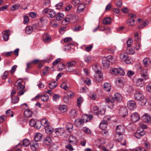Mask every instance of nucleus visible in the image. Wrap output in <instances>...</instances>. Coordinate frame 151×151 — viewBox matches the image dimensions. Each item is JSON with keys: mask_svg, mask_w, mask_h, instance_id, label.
I'll return each mask as SVG.
<instances>
[{"mask_svg": "<svg viewBox=\"0 0 151 151\" xmlns=\"http://www.w3.org/2000/svg\"><path fill=\"white\" fill-rule=\"evenodd\" d=\"M142 119L144 122L149 124L151 123V116L147 114H145L142 116Z\"/></svg>", "mask_w": 151, "mask_h": 151, "instance_id": "obj_9", "label": "nucleus"}, {"mask_svg": "<svg viewBox=\"0 0 151 151\" xmlns=\"http://www.w3.org/2000/svg\"><path fill=\"white\" fill-rule=\"evenodd\" d=\"M36 122L33 119H31L29 121V124L31 127L35 126L36 125Z\"/></svg>", "mask_w": 151, "mask_h": 151, "instance_id": "obj_58", "label": "nucleus"}, {"mask_svg": "<svg viewBox=\"0 0 151 151\" xmlns=\"http://www.w3.org/2000/svg\"><path fill=\"white\" fill-rule=\"evenodd\" d=\"M47 22V20L45 17H41L38 23L39 26L42 27L46 24Z\"/></svg>", "mask_w": 151, "mask_h": 151, "instance_id": "obj_8", "label": "nucleus"}, {"mask_svg": "<svg viewBox=\"0 0 151 151\" xmlns=\"http://www.w3.org/2000/svg\"><path fill=\"white\" fill-rule=\"evenodd\" d=\"M50 25L53 27L56 28L58 26V24L56 20L54 19L51 22Z\"/></svg>", "mask_w": 151, "mask_h": 151, "instance_id": "obj_35", "label": "nucleus"}, {"mask_svg": "<svg viewBox=\"0 0 151 151\" xmlns=\"http://www.w3.org/2000/svg\"><path fill=\"white\" fill-rule=\"evenodd\" d=\"M104 90L107 91H110L111 88V85L108 83H104Z\"/></svg>", "mask_w": 151, "mask_h": 151, "instance_id": "obj_23", "label": "nucleus"}, {"mask_svg": "<svg viewBox=\"0 0 151 151\" xmlns=\"http://www.w3.org/2000/svg\"><path fill=\"white\" fill-rule=\"evenodd\" d=\"M20 5L18 4H16L13 5L10 7V10L12 11H14L18 9Z\"/></svg>", "mask_w": 151, "mask_h": 151, "instance_id": "obj_36", "label": "nucleus"}, {"mask_svg": "<svg viewBox=\"0 0 151 151\" xmlns=\"http://www.w3.org/2000/svg\"><path fill=\"white\" fill-rule=\"evenodd\" d=\"M64 129L63 128H57L55 129V133L58 136L63 135L64 132Z\"/></svg>", "mask_w": 151, "mask_h": 151, "instance_id": "obj_15", "label": "nucleus"}, {"mask_svg": "<svg viewBox=\"0 0 151 151\" xmlns=\"http://www.w3.org/2000/svg\"><path fill=\"white\" fill-rule=\"evenodd\" d=\"M111 73L113 75H116L118 74V68H112L110 70Z\"/></svg>", "mask_w": 151, "mask_h": 151, "instance_id": "obj_50", "label": "nucleus"}, {"mask_svg": "<svg viewBox=\"0 0 151 151\" xmlns=\"http://www.w3.org/2000/svg\"><path fill=\"white\" fill-rule=\"evenodd\" d=\"M113 57L111 56H108L106 57L103 58L102 60V63L104 66L106 68L109 67L110 65V62L112 61Z\"/></svg>", "mask_w": 151, "mask_h": 151, "instance_id": "obj_4", "label": "nucleus"}, {"mask_svg": "<svg viewBox=\"0 0 151 151\" xmlns=\"http://www.w3.org/2000/svg\"><path fill=\"white\" fill-rule=\"evenodd\" d=\"M30 146L32 150L36 151L39 148V145L37 142H35L32 143L30 144Z\"/></svg>", "mask_w": 151, "mask_h": 151, "instance_id": "obj_12", "label": "nucleus"}, {"mask_svg": "<svg viewBox=\"0 0 151 151\" xmlns=\"http://www.w3.org/2000/svg\"><path fill=\"white\" fill-rule=\"evenodd\" d=\"M56 15V12L53 10H50L48 14V17L51 18H53Z\"/></svg>", "mask_w": 151, "mask_h": 151, "instance_id": "obj_39", "label": "nucleus"}, {"mask_svg": "<svg viewBox=\"0 0 151 151\" xmlns=\"http://www.w3.org/2000/svg\"><path fill=\"white\" fill-rule=\"evenodd\" d=\"M78 19V17L77 16L74 14H71L67 15L64 20L68 23H73L76 22Z\"/></svg>", "mask_w": 151, "mask_h": 151, "instance_id": "obj_3", "label": "nucleus"}, {"mask_svg": "<svg viewBox=\"0 0 151 151\" xmlns=\"http://www.w3.org/2000/svg\"><path fill=\"white\" fill-rule=\"evenodd\" d=\"M76 141V139L75 137L73 136H70L68 139V142L70 143H73L75 142Z\"/></svg>", "mask_w": 151, "mask_h": 151, "instance_id": "obj_45", "label": "nucleus"}, {"mask_svg": "<svg viewBox=\"0 0 151 151\" xmlns=\"http://www.w3.org/2000/svg\"><path fill=\"white\" fill-rule=\"evenodd\" d=\"M140 73L141 77L147 79L148 78L147 75V71L146 69H142L140 71Z\"/></svg>", "mask_w": 151, "mask_h": 151, "instance_id": "obj_13", "label": "nucleus"}, {"mask_svg": "<svg viewBox=\"0 0 151 151\" xmlns=\"http://www.w3.org/2000/svg\"><path fill=\"white\" fill-rule=\"evenodd\" d=\"M33 31L32 27L31 26H27L25 28V32L27 34H30Z\"/></svg>", "mask_w": 151, "mask_h": 151, "instance_id": "obj_32", "label": "nucleus"}, {"mask_svg": "<svg viewBox=\"0 0 151 151\" xmlns=\"http://www.w3.org/2000/svg\"><path fill=\"white\" fill-rule=\"evenodd\" d=\"M29 16L32 18H34L37 16V13L35 12H31L29 13Z\"/></svg>", "mask_w": 151, "mask_h": 151, "instance_id": "obj_62", "label": "nucleus"}, {"mask_svg": "<svg viewBox=\"0 0 151 151\" xmlns=\"http://www.w3.org/2000/svg\"><path fill=\"white\" fill-rule=\"evenodd\" d=\"M99 66H98L97 65H95L93 66V69L95 73H100V71L99 68Z\"/></svg>", "mask_w": 151, "mask_h": 151, "instance_id": "obj_46", "label": "nucleus"}, {"mask_svg": "<svg viewBox=\"0 0 151 151\" xmlns=\"http://www.w3.org/2000/svg\"><path fill=\"white\" fill-rule=\"evenodd\" d=\"M84 61L86 63H89L91 61V58L89 56H85L84 57Z\"/></svg>", "mask_w": 151, "mask_h": 151, "instance_id": "obj_55", "label": "nucleus"}, {"mask_svg": "<svg viewBox=\"0 0 151 151\" xmlns=\"http://www.w3.org/2000/svg\"><path fill=\"white\" fill-rule=\"evenodd\" d=\"M122 96L119 93H116L114 94V97H111L110 99L107 98L106 99V102L109 103V104L113 106L114 105L113 103L115 100L119 102L122 100Z\"/></svg>", "mask_w": 151, "mask_h": 151, "instance_id": "obj_2", "label": "nucleus"}, {"mask_svg": "<svg viewBox=\"0 0 151 151\" xmlns=\"http://www.w3.org/2000/svg\"><path fill=\"white\" fill-rule=\"evenodd\" d=\"M81 119L83 120V121L84 122V123H86L88 122V115H83Z\"/></svg>", "mask_w": 151, "mask_h": 151, "instance_id": "obj_53", "label": "nucleus"}, {"mask_svg": "<svg viewBox=\"0 0 151 151\" xmlns=\"http://www.w3.org/2000/svg\"><path fill=\"white\" fill-rule=\"evenodd\" d=\"M128 56V55L127 54L123 53L120 55V57L122 60L124 61Z\"/></svg>", "mask_w": 151, "mask_h": 151, "instance_id": "obj_43", "label": "nucleus"}, {"mask_svg": "<svg viewBox=\"0 0 151 151\" xmlns=\"http://www.w3.org/2000/svg\"><path fill=\"white\" fill-rule=\"evenodd\" d=\"M80 3V0H73L72 1V4L75 6H78Z\"/></svg>", "mask_w": 151, "mask_h": 151, "instance_id": "obj_61", "label": "nucleus"}, {"mask_svg": "<svg viewBox=\"0 0 151 151\" xmlns=\"http://www.w3.org/2000/svg\"><path fill=\"white\" fill-rule=\"evenodd\" d=\"M75 122L76 125L78 127L82 126L84 123V122L81 119H76L75 120Z\"/></svg>", "mask_w": 151, "mask_h": 151, "instance_id": "obj_17", "label": "nucleus"}, {"mask_svg": "<svg viewBox=\"0 0 151 151\" xmlns=\"http://www.w3.org/2000/svg\"><path fill=\"white\" fill-rule=\"evenodd\" d=\"M127 110L125 108H122L120 110L119 114L120 116L122 117H124L127 114Z\"/></svg>", "mask_w": 151, "mask_h": 151, "instance_id": "obj_16", "label": "nucleus"}, {"mask_svg": "<svg viewBox=\"0 0 151 151\" xmlns=\"http://www.w3.org/2000/svg\"><path fill=\"white\" fill-rule=\"evenodd\" d=\"M107 123L105 120H103L100 123L99 125L100 128L102 129H105L107 126Z\"/></svg>", "mask_w": 151, "mask_h": 151, "instance_id": "obj_18", "label": "nucleus"}, {"mask_svg": "<svg viewBox=\"0 0 151 151\" xmlns=\"http://www.w3.org/2000/svg\"><path fill=\"white\" fill-rule=\"evenodd\" d=\"M114 140L116 141L121 142L122 140V134L116 133L114 137Z\"/></svg>", "mask_w": 151, "mask_h": 151, "instance_id": "obj_14", "label": "nucleus"}, {"mask_svg": "<svg viewBox=\"0 0 151 151\" xmlns=\"http://www.w3.org/2000/svg\"><path fill=\"white\" fill-rule=\"evenodd\" d=\"M49 96L47 94L42 95L41 96V100L43 101H46L48 100Z\"/></svg>", "mask_w": 151, "mask_h": 151, "instance_id": "obj_44", "label": "nucleus"}, {"mask_svg": "<svg viewBox=\"0 0 151 151\" xmlns=\"http://www.w3.org/2000/svg\"><path fill=\"white\" fill-rule=\"evenodd\" d=\"M133 42V40L131 38H129L127 41V47H130L132 45Z\"/></svg>", "mask_w": 151, "mask_h": 151, "instance_id": "obj_60", "label": "nucleus"}, {"mask_svg": "<svg viewBox=\"0 0 151 151\" xmlns=\"http://www.w3.org/2000/svg\"><path fill=\"white\" fill-rule=\"evenodd\" d=\"M127 107L132 110L135 109L136 106L135 101L132 100L129 101L127 103Z\"/></svg>", "mask_w": 151, "mask_h": 151, "instance_id": "obj_6", "label": "nucleus"}, {"mask_svg": "<svg viewBox=\"0 0 151 151\" xmlns=\"http://www.w3.org/2000/svg\"><path fill=\"white\" fill-rule=\"evenodd\" d=\"M150 60L147 58H145L143 60V63L145 67H148L150 65Z\"/></svg>", "mask_w": 151, "mask_h": 151, "instance_id": "obj_21", "label": "nucleus"}, {"mask_svg": "<svg viewBox=\"0 0 151 151\" xmlns=\"http://www.w3.org/2000/svg\"><path fill=\"white\" fill-rule=\"evenodd\" d=\"M3 38L5 41H7L9 40L10 34V31L9 30H6L3 32Z\"/></svg>", "mask_w": 151, "mask_h": 151, "instance_id": "obj_10", "label": "nucleus"}, {"mask_svg": "<svg viewBox=\"0 0 151 151\" xmlns=\"http://www.w3.org/2000/svg\"><path fill=\"white\" fill-rule=\"evenodd\" d=\"M12 102L13 104L17 103L19 101V99L17 96H14L11 98Z\"/></svg>", "mask_w": 151, "mask_h": 151, "instance_id": "obj_38", "label": "nucleus"}, {"mask_svg": "<svg viewBox=\"0 0 151 151\" xmlns=\"http://www.w3.org/2000/svg\"><path fill=\"white\" fill-rule=\"evenodd\" d=\"M43 142L45 145H48L52 142L51 138L50 137H46L45 139Z\"/></svg>", "mask_w": 151, "mask_h": 151, "instance_id": "obj_24", "label": "nucleus"}, {"mask_svg": "<svg viewBox=\"0 0 151 151\" xmlns=\"http://www.w3.org/2000/svg\"><path fill=\"white\" fill-rule=\"evenodd\" d=\"M142 134H139L138 133H135L134 134V136L137 139H140L142 136L144 135V132H142Z\"/></svg>", "mask_w": 151, "mask_h": 151, "instance_id": "obj_54", "label": "nucleus"}, {"mask_svg": "<svg viewBox=\"0 0 151 151\" xmlns=\"http://www.w3.org/2000/svg\"><path fill=\"white\" fill-rule=\"evenodd\" d=\"M29 143L30 142L29 140L27 139H25L23 141L22 145L24 147H27Z\"/></svg>", "mask_w": 151, "mask_h": 151, "instance_id": "obj_42", "label": "nucleus"}, {"mask_svg": "<svg viewBox=\"0 0 151 151\" xmlns=\"http://www.w3.org/2000/svg\"><path fill=\"white\" fill-rule=\"evenodd\" d=\"M41 123L46 128L49 127V124L48 121L46 119H43L41 121Z\"/></svg>", "mask_w": 151, "mask_h": 151, "instance_id": "obj_33", "label": "nucleus"}, {"mask_svg": "<svg viewBox=\"0 0 151 151\" xmlns=\"http://www.w3.org/2000/svg\"><path fill=\"white\" fill-rule=\"evenodd\" d=\"M135 99L139 101V104L141 106L145 105L146 103V99L144 98L142 93L139 91H136L134 96Z\"/></svg>", "mask_w": 151, "mask_h": 151, "instance_id": "obj_1", "label": "nucleus"}, {"mask_svg": "<svg viewBox=\"0 0 151 151\" xmlns=\"http://www.w3.org/2000/svg\"><path fill=\"white\" fill-rule=\"evenodd\" d=\"M116 83L117 85L120 86H122L123 85V83L122 79L119 78H117Z\"/></svg>", "mask_w": 151, "mask_h": 151, "instance_id": "obj_37", "label": "nucleus"}, {"mask_svg": "<svg viewBox=\"0 0 151 151\" xmlns=\"http://www.w3.org/2000/svg\"><path fill=\"white\" fill-rule=\"evenodd\" d=\"M82 130L86 134H90L91 132L90 129L88 128L84 127L82 128Z\"/></svg>", "mask_w": 151, "mask_h": 151, "instance_id": "obj_52", "label": "nucleus"}, {"mask_svg": "<svg viewBox=\"0 0 151 151\" xmlns=\"http://www.w3.org/2000/svg\"><path fill=\"white\" fill-rule=\"evenodd\" d=\"M33 114L32 111L29 109L26 110L24 112V115L27 118L31 117Z\"/></svg>", "mask_w": 151, "mask_h": 151, "instance_id": "obj_20", "label": "nucleus"}, {"mask_svg": "<svg viewBox=\"0 0 151 151\" xmlns=\"http://www.w3.org/2000/svg\"><path fill=\"white\" fill-rule=\"evenodd\" d=\"M118 74L121 76H123L125 74V73L123 70L121 68H118Z\"/></svg>", "mask_w": 151, "mask_h": 151, "instance_id": "obj_49", "label": "nucleus"}, {"mask_svg": "<svg viewBox=\"0 0 151 151\" xmlns=\"http://www.w3.org/2000/svg\"><path fill=\"white\" fill-rule=\"evenodd\" d=\"M67 95L65 96L63 98V101L65 103H68L69 102L70 99V97L69 96V92L67 93Z\"/></svg>", "mask_w": 151, "mask_h": 151, "instance_id": "obj_51", "label": "nucleus"}, {"mask_svg": "<svg viewBox=\"0 0 151 151\" xmlns=\"http://www.w3.org/2000/svg\"><path fill=\"white\" fill-rule=\"evenodd\" d=\"M146 80L142 77L137 79L136 81V85L139 87H143L145 85L144 81Z\"/></svg>", "mask_w": 151, "mask_h": 151, "instance_id": "obj_5", "label": "nucleus"}, {"mask_svg": "<svg viewBox=\"0 0 151 151\" xmlns=\"http://www.w3.org/2000/svg\"><path fill=\"white\" fill-rule=\"evenodd\" d=\"M42 135L39 133H37L36 134L34 138L35 142H37L40 140L42 137Z\"/></svg>", "mask_w": 151, "mask_h": 151, "instance_id": "obj_34", "label": "nucleus"}, {"mask_svg": "<svg viewBox=\"0 0 151 151\" xmlns=\"http://www.w3.org/2000/svg\"><path fill=\"white\" fill-rule=\"evenodd\" d=\"M45 131L47 134H50L53 132L54 129L52 127H49L45 128Z\"/></svg>", "mask_w": 151, "mask_h": 151, "instance_id": "obj_30", "label": "nucleus"}, {"mask_svg": "<svg viewBox=\"0 0 151 151\" xmlns=\"http://www.w3.org/2000/svg\"><path fill=\"white\" fill-rule=\"evenodd\" d=\"M77 63V62L75 61H72L69 62H68L66 64L67 67L68 68L72 67L75 66Z\"/></svg>", "mask_w": 151, "mask_h": 151, "instance_id": "obj_28", "label": "nucleus"}, {"mask_svg": "<svg viewBox=\"0 0 151 151\" xmlns=\"http://www.w3.org/2000/svg\"><path fill=\"white\" fill-rule=\"evenodd\" d=\"M85 8V5L83 4H81L78 6L76 10V12L78 13H79L80 12H83L84 11V8Z\"/></svg>", "mask_w": 151, "mask_h": 151, "instance_id": "obj_25", "label": "nucleus"}, {"mask_svg": "<svg viewBox=\"0 0 151 151\" xmlns=\"http://www.w3.org/2000/svg\"><path fill=\"white\" fill-rule=\"evenodd\" d=\"M127 52L129 54L132 55L135 53V50L133 48L127 47Z\"/></svg>", "mask_w": 151, "mask_h": 151, "instance_id": "obj_29", "label": "nucleus"}, {"mask_svg": "<svg viewBox=\"0 0 151 151\" xmlns=\"http://www.w3.org/2000/svg\"><path fill=\"white\" fill-rule=\"evenodd\" d=\"M73 125L72 123H68L66 125L67 130L69 132H71L73 130Z\"/></svg>", "mask_w": 151, "mask_h": 151, "instance_id": "obj_26", "label": "nucleus"}, {"mask_svg": "<svg viewBox=\"0 0 151 151\" xmlns=\"http://www.w3.org/2000/svg\"><path fill=\"white\" fill-rule=\"evenodd\" d=\"M135 40L137 42H140V38H139L138 33H136L134 35Z\"/></svg>", "mask_w": 151, "mask_h": 151, "instance_id": "obj_63", "label": "nucleus"}, {"mask_svg": "<svg viewBox=\"0 0 151 151\" xmlns=\"http://www.w3.org/2000/svg\"><path fill=\"white\" fill-rule=\"evenodd\" d=\"M111 23V19L110 17H107L104 19L103 21V23L105 24H110Z\"/></svg>", "mask_w": 151, "mask_h": 151, "instance_id": "obj_40", "label": "nucleus"}, {"mask_svg": "<svg viewBox=\"0 0 151 151\" xmlns=\"http://www.w3.org/2000/svg\"><path fill=\"white\" fill-rule=\"evenodd\" d=\"M64 15L61 13H58L56 14V19L57 21H60L62 20L64 17Z\"/></svg>", "mask_w": 151, "mask_h": 151, "instance_id": "obj_27", "label": "nucleus"}, {"mask_svg": "<svg viewBox=\"0 0 151 151\" xmlns=\"http://www.w3.org/2000/svg\"><path fill=\"white\" fill-rule=\"evenodd\" d=\"M25 88V86L22 84H20L19 86L17 87L18 89L20 91V92H18L17 93L18 96H21L23 95L24 93L25 92V91L24 90Z\"/></svg>", "mask_w": 151, "mask_h": 151, "instance_id": "obj_11", "label": "nucleus"}, {"mask_svg": "<svg viewBox=\"0 0 151 151\" xmlns=\"http://www.w3.org/2000/svg\"><path fill=\"white\" fill-rule=\"evenodd\" d=\"M83 99L82 97H80L77 99V105L78 107L81 106V103L83 102Z\"/></svg>", "mask_w": 151, "mask_h": 151, "instance_id": "obj_47", "label": "nucleus"}, {"mask_svg": "<svg viewBox=\"0 0 151 151\" xmlns=\"http://www.w3.org/2000/svg\"><path fill=\"white\" fill-rule=\"evenodd\" d=\"M57 85V83L55 81L52 82L49 84V87L51 89L55 88Z\"/></svg>", "mask_w": 151, "mask_h": 151, "instance_id": "obj_41", "label": "nucleus"}, {"mask_svg": "<svg viewBox=\"0 0 151 151\" xmlns=\"http://www.w3.org/2000/svg\"><path fill=\"white\" fill-rule=\"evenodd\" d=\"M76 111L75 109H72L71 110L69 114L71 116L74 117L76 116Z\"/></svg>", "mask_w": 151, "mask_h": 151, "instance_id": "obj_57", "label": "nucleus"}, {"mask_svg": "<svg viewBox=\"0 0 151 151\" xmlns=\"http://www.w3.org/2000/svg\"><path fill=\"white\" fill-rule=\"evenodd\" d=\"M51 37L50 35H47L46 34H45L44 35L43 40L45 42H49L51 41Z\"/></svg>", "mask_w": 151, "mask_h": 151, "instance_id": "obj_22", "label": "nucleus"}, {"mask_svg": "<svg viewBox=\"0 0 151 151\" xmlns=\"http://www.w3.org/2000/svg\"><path fill=\"white\" fill-rule=\"evenodd\" d=\"M131 151H146L145 148L141 147H138L135 149H133Z\"/></svg>", "mask_w": 151, "mask_h": 151, "instance_id": "obj_64", "label": "nucleus"}, {"mask_svg": "<svg viewBox=\"0 0 151 151\" xmlns=\"http://www.w3.org/2000/svg\"><path fill=\"white\" fill-rule=\"evenodd\" d=\"M124 128L123 126L121 125H117L116 128V132L122 134L124 132Z\"/></svg>", "mask_w": 151, "mask_h": 151, "instance_id": "obj_19", "label": "nucleus"}, {"mask_svg": "<svg viewBox=\"0 0 151 151\" xmlns=\"http://www.w3.org/2000/svg\"><path fill=\"white\" fill-rule=\"evenodd\" d=\"M59 109L61 112L65 113L67 111V107L65 105H61L60 106Z\"/></svg>", "mask_w": 151, "mask_h": 151, "instance_id": "obj_31", "label": "nucleus"}, {"mask_svg": "<svg viewBox=\"0 0 151 151\" xmlns=\"http://www.w3.org/2000/svg\"><path fill=\"white\" fill-rule=\"evenodd\" d=\"M60 87L65 90H68L69 89V87L67 86L66 83H63L60 85Z\"/></svg>", "mask_w": 151, "mask_h": 151, "instance_id": "obj_48", "label": "nucleus"}, {"mask_svg": "<svg viewBox=\"0 0 151 151\" xmlns=\"http://www.w3.org/2000/svg\"><path fill=\"white\" fill-rule=\"evenodd\" d=\"M130 117L132 121L133 122H137L140 119L139 114L136 112L134 113L131 114Z\"/></svg>", "mask_w": 151, "mask_h": 151, "instance_id": "obj_7", "label": "nucleus"}, {"mask_svg": "<svg viewBox=\"0 0 151 151\" xmlns=\"http://www.w3.org/2000/svg\"><path fill=\"white\" fill-rule=\"evenodd\" d=\"M132 61V58L130 57H129L128 56L124 62L126 64H129L131 63Z\"/></svg>", "mask_w": 151, "mask_h": 151, "instance_id": "obj_59", "label": "nucleus"}, {"mask_svg": "<svg viewBox=\"0 0 151 151\" xmlns=\"http://www.w3.org/2000/svg\"><path fill=\"white\" fill-rule=\"evenodd\" d=\"M134 19H133L131 18L128 20L127 23L130 26H133L134 24Z\"/></svg>", "mask_w": 151, "mask_h": 151, "instance_id": "obj_56", "label": "nucleus"}]
</instances>
